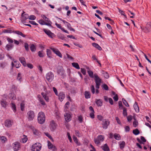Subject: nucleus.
<instances>
[{
  "label": "nucleus",
  "instance_id": "obj_40",
  "mask_svg": "<svg viewBox=\"0 0 151 151\" xmlns=\"http://www.w3.org/2000/svg\"><path fill=\"white\" fill-rule=\"evenodd\" d=\"M45 54L44 53L43 51H40L38 52V55L40 58L44 57Z\"/></svg>",
  "mask_w": 151,
  "mask_h": 151
},
{
  "label": "nucleus",
  "instance_id": "obj_37",
  "mask_svg": "<svg viewBox=\"0 0 151 151\" xmlns=\"http://www.w3.org/2000/svg\"><path fill=\"white\" fill-rule=\"evenodd\" d=\"M13 46V45L12 44H7L6 46V48L7 50H9L12 48Z\"/></svg>",
  "mask_w": 151,
  "mask_h": 151
},
{
  "label": "nucleus",
  "instance_id": "obj_44",
  "mask_svg": "<svg viewBox=\"0 0 151 151\" xmlns=\"http://www.w3.org/2000/svg\"><path fill=\"white\" fill-rule=\"evenodd\" d=\"M133 133L135 135H137L139 134V131L138 129H135L133 131Z\"/></svg>",
  "mask_w": 151,
  "mask_h": 151
},
{
  "label": "nucleus",
  "instance_id": "obj_43",
  "mask_svg": "<svg viewBox=\"0 0 151 151\" xmlns=\"http://www.w3.org/2000/svg\"><path fill=\"white\" fill-rule=\"evenodd\" d=\"M48 143V146L49 149H52L53 148L54 146L52 144V143L49 141H47Z\"/></svg>",
  "mask_w": 151,
  "mask_h": 151
},
{
  "label": "nucleus",
  "instance_id": "obj_35",
  "mask_svg": "<svg viewBox=\"0 0 151 151\" xmlns=\"http://www.w3.org/2000/svg\"><path fill=\"white\" fill-rule=\"evenodd\" d=\"M84 95L85 98L86 99H89L90 98V93L88 91H86L85 92Z\"/></svg>",
  "mask_w": 151,
  "mask_h": 151
},
{
  "label": "nucleus",
  "instance_id": "obj_11",
  "mask_svg": "<svg viewBox=\"0 0 151 151\" xmlns=\"http://www.w3.org/2000/svg\"><path fill=\"white\" fill-rule=\"evenodd\" d=\"M13 124V122L9 119H7L4 122V125L7 128L11 127Z\"/></svg>",
  "mask_w": 151,
  "mask_h": 151
},
{
  "label": "nucleus",
  "instance_id": "obj_15",
  "mask_svg": "<svg viewBox=\"0 0 151 151\" xmlns=\"http://www.w3.org/2000/svg\"><path fill=\"white\" fill-rule=\"evenodd\" d=\"M55 24L58 28L60 29L63 32L67 33L69 34L67 30L65 29L63 27H62L60 24L56 23Z\"/></svg>",
  "mask_w": 151,
  "mask_h": 151
},
{
  "label": "nucleus",
  "instance_id": "obj_64",
  "mask_svg": "<svg viewBox=\"0 0 151 151\" xmlns=\"http://www.w3.org/2000/svg\"><path fill=\"white\" fill-rule=\"evenodd\" d=\"M147 29H149V31H151V23L148 24L147 25Z\"/></svg>",
  "mask_w": 151,
  "mask_h": 151
},
{
  "label": "nucleus",
  "instance_id": "obj_9",
  "mask_svg": "<svg viewBox=\"0 0 151 151\" xmlns=\"http://www.w3.org/2000/svg\"><path fill=\"white\" fill-rule=\"evenodd\" d=\"M109 124V122L107 119H104L102 122V125L104 129H106Z\"/></svg>",
  "mask_w": 151,
  "mask_h": 151
},
{
  "label": "nucleus",
  "instance_id": "obj_5",
  "mask_svg": "<svg viewBox=\"0 0 151 151\" xmlns=\"http://www.w3.org/2000/svg\"><path fill=\"white\" fill-rule=\"evenodd\" d=\"M27 116L28 121H32L35 116L34 112L31 110L28 111L27 112Z\"/></svg>",
  "mask_w": 151,
  "mask_h": 151
},
{
  "label": "nucleus",
  "instance_id": "obj_3",
  "mask_svg": "<svg viewBox=\"0 0 151 151\" xmlns=\"http://www.w3.org/2000/svg\"><path fill=\"white\" fill-rule=\"evenodd\" d=\"M104 139V137L102 135H99L97 136L96 138L94 139V141L95 143L99 146L101 145V142L103 141Z\"/></svg>",
  "mask_w": 151,
  "mask_h": 151
},
{
  "label": "nucleus",
  "instance_id": "obj_45",
  "mask_svg": "<svg viewBox=\"0 0 151 151\" xmlns=\"http://www.w3.org/2000/svg\"><path fill=\"white\" fill-rule=\"evenodd\" d=\"M22 142L25 143L27 141L28 139L26 136L24 135L22 138Z\"/></svg>",
  "mask_w": 151,
  "mask_h": 151
},
{
  "label": "nucleus",
  "instance_id": "obj_1",
  "mask_svg": "<svg viewBox=\"0 0 151 151\" xmlns=\"http://www.w3.org/2000/svg\"><path fill=\"white\" fill-rule=\"evenodd\" d=\"M45 116L44 113L42 111L39 112L37 116V120L38 123L42 124L45 122Z\"/></svg>",
  "mask_w": 151,
  "mask_h": 151
},
{
  "label": "nucleus",
  "instance_id": "obj_62",
  "mask_svg": "<svg viewBox=\"0 0 151 151\" xmlns=\"http://www.w3.org/2000/svg\"><path fill=\"white\" fill-rule=\"evenodd\" d=\"M24 47L27 51H28L29 50V45L27 43H25L24 44Z\"/></svg>",
  "mask_w": 151,
  "mask_h": 151
},
{
  "label": "nucleus",
  "instance_id": "obj_34",
  "mask_svg": "<svg viewBox=\"0 0 151 151\" xmlns=\"http://www.w3.org/2000/svg\"><path fill=\"white\" fill-rule=\"evenodd\" d=\"M72 65L73 66L77 69H79L80 68V67L77 63H72Z\"/></svg>",
  "mask_w": 151,
  "mask_h": 151
},
{
  "label": "nucleus",
  "instance_id": "obj_58",
  "mask_svg": "<svg viewBox=\"0 0 151 151\" xmlns=\"http://www.w3.org/2000/svg\"><path fill=\"white\" fill-rule=\"evenodd\" d=\"M124 129L126 132H129L130 130V128L128 126H125L124 127Z\"/></svg>",
  "mask_w": 151,
  "mask_h": 151
},
{
  "label": "nucleus",
  "instance_id": "obj_56",
  "mask_svg": "<svg viewBox=\"0 0 151 151\" xmlns=\"http://www.w3.org/2000/svg\"><path fill=\"white\" fill-rule=\"evenodd\" d=\"M127 120L128 122H130L131 121L133 118V116L131 115H129L127 117Z\"/></svg>",
  "mask_w": 151,
  "mask_h": 151
},
{
  "label": "nucleus",
  "instance_id": "obj_59",
  "mask_svg": "<svg viewBox=\"0 0 151 151\" xmlns=\"http://www.w3.org/2000/svg\"><path fill=\"white\" fill-rule=\"evenodd\" d=\"M27 67L30 69H32L33 68V66L31 63H28L27 64Z\"/></svg>",
  "mask_w": 151,
  "mask_h": 151
},
{
  "label": "nucleus",
  "instance_id": "obj_23",
  "mask_svg": "<svg viewBox=\"0 0 151 151\" xmlns=\"http://www.w3.org/2000/svg\"><path fill=\"white\" fill-rule=\"evenodd\" d=\"M95 102L98 106H101L102 104V101L101 99H96Z\"/></svg>",
  "mask_w": 151,
  "mask_h": 151
},
{
  "label": "nucleus",
  "instance_id": "obj_57",
  "mask_svg": "<svg viewBox=\"0 0 151 151\" xmlns=\"http://www.w3.org/2000/svg\"><path fill=\"white\" fill-rule=\"evenodd\" d=\"M138 122L136 121L135 120L133 122V126L135 127H136L138 125Z\"/></svg>",
  "mask_w": 151,
  "mask_h": 151
},
{
  "label": "nucleus",
  "instance_id": "obj_24",
  "mask_svg": "<svg viewBox=\"0 0 151 151\" xmlns=\"http://www.w3.org/2000/svg\"><path fill=\"white\" fill-rule=\"evenodd\" d=\"M11 107L12 110H13L14 112L15 113L17 111L16 105L13 102H12V103L11 104Z\"/></svg>",
  "mask_w": 151,
  "mask_h": 151
},
{
  "label": "nucleus",
  "instance_id": "obj_12",
  "mask_svg": "<svg viewBox=\"0 0 151 151\" xmlns=\"http://www.w3.org/2000/svg\"><path fill=\"white\" fill-rule=\"evenodd\" d=\"M24 12H23V13L22 14L21 20L23 23H25L26 20L28 18L29 16L28 14H24Z\"/></svg>",
  "mask_w": 151,
  "mask_h": 151
},
{
  "label": "nucleus",
  "instance_id": "obj_33",
  "mask_svg": "<svg viewBox=\"0 0 151 151\" xmlns=\"http://www.w3.org/2000/svg\"><path fill=\"white\" fill-rule=\"evenodd\" d=\"M46 52L47 55V57L50 58H51L52 57L51 56L52 54V52L49 49H47L46 50Z\"/></svg>",
  "mask_w": 151,
  "mask_h": 151
},
{
  "label": "nucleus",
  "instance_id": "obj_36",
  "mask_svg": "<svg viewBox=\"0 0 151 151\" xmlns=\"http://www.w3.org/2000/svg\"><path fill=\"white\" fill-rule=\"evenodd\" d=\"M13 33L17 34L18 35H20L23 37H25V35H24L22 32L19 31H15L13 32Z\"/></svg>",
  "mask_w": 151,
  "mask_h": 151
},
{
  "label": "nucleus",
  "instance_id": "obj_50",
  "mask_svg": "<svg viewBox=\"0 0 151 151\" xmlns=\"http://www.w3.org/2000/svg\"><path fill=\"white\" fill-rule=\"evenodd\" d=\"M78 120L80 123H82L83 121V117L81 115L79 116L78 118Z\"/></svg>",
  "mask_w": 151,
  "mask_h": 151
},
{
  "label": "nucleus",
  "instance_id": "obj_31",
  "mask_svg": "<svg viewBox=\"0 0 151 151\" xmlns=\"http://www.w3.org/2000/svg\"><path fill=\"white\" fill-rule=\"evenodd\" d=\"M102 149L104 151H109V148L108 147L107 145L106 144H104V146L102 147Z\"/></svg>",
  "mask_w": 151,
  "mask_h": 151
},
{
  "label": "nucleus",
  "instance_id": "obj_8",
  "mask_svg": "<svg viewBox=\"0 0 151 151\" xmlns=\"http://www.w3.org/2000/svg\"><path fill=\"white\" fill-rule=\"evenodd\" d=\"M14 151H18L20 148V145L18 142H15L12 145Z\"/></svg>",
  "mask_w": 151,
  "mask_h": 151
},
{
  "label": "nucleus",
  "instance_id": "obj_61",
  "mask_svg": "<svg viewBox=\"0 0 151 151\" xmlns=\"http://www.w3.org/2000/svg\"><path fill=\"white\" fill-rule=\"evenodd\" d=\"M67 136L70 142H72V140L71 137L70 136V134L69 132H67Z\"/></svg>",
  "mask_w": 151,
  "mask_h": 151
},
{
  "label": "nucleus",
  "instance_id": "obj_14",
  "mask_svg": "<svg viewBox=\"0 0 151 151\" xmlns=\"http://www.w3.org/2000/svg\"><path fill=\"white\" fill-rule=\"evenodd\" d=\"M64 116L65 119L67 122H69L71 120V116L70 114L65 113Z\"/></svg>",
  "mask_w": 151,
  "mask_h": 151
},
{
  "label": "nucleus",
  "instance_id": "obj_22",
  "mask_svg": "<svg viewBox=\"0 0 151 151\" xmlns=\"http://www.w3.org/2000/svg\"><path fill=\"white\" fill-rule=\"evenodd\" d=\"M41 17L46 22H47L46 23H50V26H51L52 22L50 21V20H49L48 18L46 16L44 15H42Z\"/></svg>",
  "mask_w": 151,
  "mask_h": 151
},
{
  "label": "nucleus",
  "instance_id": "obj_38",
  "mask_svg": "<svg viewBox=\"0 0 151 151\" xmlns=\"http://www.w3.org/2000/svg\"><path fill=\"white\" fill-rule=\"evenodd\" d=\"M30 49L32 52H35L36 50V46L33 44L30 47Z\"/></svg>",
  "mask_w": 151,
  "mask_h": 151
},
{
  "label": "nucleus",
  "instance_id": "obj_60",
  "mask_svg": "<svg viewBox=\"0 0 151 151\" xmlns=\"http://www.w3.org/2000/svg\"><path fill=\"white\" fill-rule=\"evenodd\" d=\"M104 77L105 78H108L109 77V74L106 72H105L103 73Z\"/></svg>",
  "mask_w": 151,
  "mask_h": 151
},
{
  "label": "nucleus",
  "instance_id": "obj_42",
  "mask_svg": "<svg viewBox=\"0 0 151 151\" xmlns=\"http://www.w3.org/2000/svg\"><path fill=\"white\" fill-rule=\"evenodd\" d=\"M114 137L115 139L117 140H119L121 139L120 135L117 134H114Z\"/></svg>",
  "mask_w": 151,
  "mask_h": 151
},
{
  "label": "nucleus",
  "instance_id": "obj_4",
  "mask_svg": "<svg viewBox=\"0 0 151 151\" xmlns=\"http://www.w3.org/2000/svg\"><path fill=\"white\" fill-rule=\"evenodd\" d=\"M41 145L39 143H35L32 146L31 150L32 151H40L41 149Z\"/></svg>",
  "mask_w": 151,
  "mask_h": 151
},
{
  "label": "nucleus",
  "instance_id": "obj_51",
  "mask_svg": "<svg viewBox=\"0 0 151 151\" xmlns=\"http://www.w3.org/2000/svg\"><path fill=\"white\" fill-rule=\"evenodd\" d=\"M91 90L93 94H94L95 93V89L93 85H91Z\"/></svg>",
  "mask_w": 151,
  "mask_h": 151
},
{
  "label": "nucleus",
  "instance_id": "obj_55",
  "mask_svg": "<svg viewBox=\"0 0 151 151\" xmlns=\"http://www.w3.org/2000/svg\"><path fill=\"white\" fill-rule=\"evenodd\" d=\"M29 17L30 20H34L36 19V17L34 15H31Z\"/></svg>",
  "mask_w": 151,
  "mask_h": 151
},
{
  "label": "nucleus",
  "instance_id": "obj_53",
  "mask_svg": "<svg viewBox=\"0 0 151 151\" xmlns=\"http://www.w3.org/2000/svg\"><path fill=\"white\" fill-rule=\"evenodd\" d=\"M14 31H13L11 30L10 29H7V30H4V32L5 33H13V32H14Z\"/></svg>",
  "mask_w": 151,
  "mask_h": 151
},
{
  "label": "nucleus",
  "instance_id": "obj_47",
  "mask_svg": "<svg viewBox=\"0 0 151 151\" xmlns=\"http://www.w3.org/2000/svg\"><path fill=\"white\" fill-rule=\"evenodd\" d=\"M122 101L124 104L127 107H129V105L127 102L124 99H122Z\"/></svg>",
  "mask_w": 151,
  "mask_h": 151
},
{
  "label": "nucleus",
  "instance_id": "obj_30",
  "mask_svg": "<svg viewBox=\"0 0 151 151\" xmlns=\"http://www.w3.org/2000/svg\"><path fill=\"white\" fill-rule=\"evenodd\" d=\"M137 140L140 144H143V142H145L146 141V139L144 137L142 136L141 137V140L139 139H138Z\"/></svg>",
  "mask_w": 151,
  "mask_h": 151
},
{
  "label": "nucleus",
  "instance_id": "obj_6",
  "mask_svg": "<svg viewBox=\"0 0 151 151\" xmlns=\"http://www.w3.org/2000/svg\"><path fill=\"white\" fill-rule=\"evenodd\" d=\"M45 78L48 82H50L54 79V75L52 72H49L46 74Z\"/></svg>",
  "mask_w": 151,
  "mask_h": 151
},
{
  "label": "nucleus",
  "instance_id": "obj_32",
  "mask_svg": "<svg viewBox=\"0 0 151 151\" xmlns=\"http://www.w3.org/2000/svg\"><path fill=\"white\" fill-rule=\"evenodd\" d=\"M87 71L88 75L91 78H93L94 77V74L93 75V73L92 71L90 70H88Z\"/></svg>",
  "mask_w": 151,
  "mask_h": 151
},
{
  "label": "nucleus",
  "instance_id": "obj_7",
  "mask_svg": "<svg viewBox=\"0 0 151 151\" xmlns=\"http://www.w3.org/2000/svg\"><path fill=\"white\" fill-rule=\"evenodd\" d=\"M57 126V124L53 120L50 121L49 127L51 131H54L56 129Z\"/></svg>",
  "mask_w": 151,
  "mask_h": 151
},
{
  "label": "nucleus",
  "instance_id": "obj_18",
  "mask_svg": "<svg viewBox=\"0 0 151 151\" xmlns=\"http://www.w3.org/2000/svg\"><path fill=\"white\" fill-rule=\"evenodd\" d=\"M19 60L21 63L24 66H26L27 64L26 63L25 59L23 57L20 58H19Z\"/></svg>",
  "mask_w": 151,
  "mask_h": 151
},
{
  "label": "nucleus",
  "instance_id": "obj_2",
  "mask_svg": "<svg viewBox=\"0 0 151 151\" xmlns=\"http://www.w3.org/2000/svg\"><path fill=\"white\" fill-rule=\"evenodd\" d=\"M94 78L96 83V88L99 89L102 83V80L96 73L94 74Z\"/></svg>",
  "mask_w": 151,
  "mask_h": 151
},
{
  "label": "nucleus",
  "instance_id": "obj_28",
  "mask_svg": "<svg viewBox=\"0 0 151 151\" xmlns=\"http://www.w3.org/2000/svg\"><path fill=\"white\" fill-rule=\"evenodd\" d=\"M92 45L95 47L96 48L99 50H102V48L101 47L97 44L93 43H92Z\"/></svg>",
  "mask_w": 151,
  "mask_h": 151
},
{
  "label": "nucleus",
  "instance_id": "obj_39",
  "mask_svg": "<svg viewBox=\"0 0 151 151\" xmlns=\"http://www.w3.org/2000/svg\"><path fill=\"white\" fill-rule=\"evenodd\" d=\"M73 139L75 142L78 145H81L80 143L78 142V140L77 138L75 136H73Z\"/></svg>",
  "mask_w": 151,
  "mask_h": 151
},
{
  "label": "nucleus",
  "instance_id": "obj_54",
  "mask_svg": "<svg viewBox=\"0 0 151 151\" xmlns=\"http://www.w3.org/2000/svg\"><path fill=\"white\" fill-rule=\"evenodd\" d=\"M102 87L103 88L106 90L107 91L109 90V88L108 86L105 84H103L102 85Z\"/></svg>",
  "mask_w": 151,
  "mask_h": 151
},
{
  "label": "nucleus",
  "instance_id": "obj_41",
  "mask_svg": "<svg viewBox=\"0 0 151 151\" xmlns=\"http://www.w3.org/2000/svg\"><path fill=\"white\" fill-rule=\"evenodd\" d=\"M17 79L20 82L22 81V78L21 76V74L20 73H19L17 75Z\"/></svg>",
  "mask_w": 151,
  "mask_h": 151
},
{
  "label": "nucleus",
  "instance_id": "obj_10",
  "mask_svg": "<svg viewBox=\"0 0 151 151\" xmlns=\"http://www.w3.org/2000/svg\"><path fill=\"white\" fill-rule=\"evenodd\" d=\"M50 48L57 56H58L60 58H62V55L58 49L51 47Z\"/></svg>",
  "mask_w": 151,
  "mask_h": 151
},
{
  "label": "nucleus",
  "instance_id": "obj_17",
  "mask_svg": "<svg viewBox=\"0 0 151 151\" xmlns=\"http://www.w3.org/2000/svg\"><path fill=\"white\" fill-rule=\"evenodd\" d=\"M31 129L32 130L33 133L34 135L38 136L40 134L39 131L35 128L34 127H31Z\"/></svg>",
  "mask_w": 151,
  "mask_h": 151
},
{
  "label": "nucleus",
  "instance_id": "obj_46",
  "mask_svg": "<svg viewBox=\"0 0 151 151\" xmlns=\"http://www.w3.org/2000/svg\"><path fill=\"white\" fill-rule=\"evenodd\" d=\"M1 141L3 143H4L6 141V138L4 136H1L0 137Z\"/></svg>",
  "mask_w": 151,
  "mask_h": 151
},
{
  "label": "nucleus",
  "instance_id": "obj_21",
  "mask_svg": "<svg viewBox=\"0 0 151 151\" xmlns=\"http://www.w3.org/2000/svg\"><path fill=\"white\" fill-rule=\"evenodd\" d=\"M38 22L42 25H46L50 26V24L49 23H46L42 19H40L38 20Z\"/></svg>",
  "mask_w": 151,
  "mask_h": 151
},
{
  "label": "nucleus",
  "instance_id": "obj_29",
  "mask_svg": "<svg viewBox=\"0 0 151 151\" xmlns=\"http://www.w3.org/2000/svg\"><path fill=\"white\" fill-rule=\"evenodd\" d=\"M134 109L137 112H138L139 111V108L137 105V104L135 102L133 106Z\"/></svg>",
  "mask_w": 151,
  "mask_h": 151
},
{
  "label": "nucleus",
  "instance_id": "obj_25",
  "mask_svg": "<svg viewBox=\"0 0 151 151\" xmlns=\"http://www.w3.org/2000/svg\"><path fill=\"white\" fill-rule=\"evenodd\" d=\"M0 104L1 106L4 108H5L8 105V103L6 100H1L0 102Z\"/></svg>",
  "mask_w": 151,
  "mask_h": 151
},
{
  "label": "nucleus",
  "instance_id": "obj_48",
  "mask_svg": "<svg viewBox=\"0 0 151 151\" xmlns=\"http://www.w3.org/2000/svg\"><path fill=\"white\" fill-rule=\"evenodd\" d=\"M24 104L23 103H22L20 104V109L21 110L23 111L24 110Z\"/></svg>",
  "mask_w": 151,
  "mask_h": 151
},
{
  "label": "nucleus",
  "instance_id": "obj_52",
  "mask_svg": "<svg viewBox=\"0 0 151 151\" xmlns=\"http://www.w3.org/2000/svg\"><path fill=\"white\" fill-rule=\"evenodd\" d=\"M94 112H91L90 113L89 116L92 119H93L95 117L94 115Z\"/></svg>",
  "mask_w": 151,
  "mask_h": 151
},
{
  "label": "nucleus",
  "instance_id": "obj_16",
  "mask_svg": "<svg viewBox=\"0 0 151 151\" xmlns=\"http://www.w3.org/2000/svg\"><path fill=\"white\" fill-rule=\"evenodd\" d=\"M37 98L38 99V100L42 105L44 106L46 105V104L45 101L43 100L42 96L40 95H37Z\"/></svg>",
  "mask_w": 151,
  "mask_h": 151
},
{
  "label": "nucleus",
  "instance_id": "obj_19",
  "mask_svg": "<svg viewBox=\"0 0 151 151\" xmlns=\"http://www.w3.org/2000/svg\"><path fill=\"white\" fill-rule=\"evenodd\" d=\"M43 30L44 32L49 37H52V35L53 34L50 30L44 29Z\"/></svg>",
  "mask_w": 151,
  "mask_h": 151
},
{
  "label": "nucleus",
  "instance_id": "obj_49",
  "mask_svg": "<svg viewBox=\"0 0 151 151\" xmlns=\"http://www.w3.org/2000/svg\"><path fill=\"white\" fill-rule=\"evenodd\" d=\"M123 114L124 116H126L127 115V109L125 108L123 109Z\"/></svg>",
  "mask_w": 151,
  "mask_h": 151
},
{
  "label": "nucleus",
  "instance_id": "obj_20",
  "mask_svg": "<svg viewBox=\"0 0 151 151\" xmlns=\"http://www.w3.org/2000/svg\"><path fill=\"white\" fill-rule=\"evenodd\" d=\"M41 95L42 96L43 98L46 101L49 102V97L47 95V94L44 93V92H42L41 93Z\"/></svg>",
  "mask_w": 151,
  "mask_h": 151
},
{
  "label": "nucleus",
  "instance_id": "obj_13",
  "mask_svg": "<svg viewBox=\"0 0 151 151\" xmlns=\"http://www.w3.org/2000/svg\"><path fill=\"white\" fill-rule=\"evenodd\" d=\"M57 96H58V99L60 101H63L65 97V94L63 92H60Z\"/></svg>",
  "mask_w": 151,
  "mask_h": 151
},
{
  "label": "nucleus",
  "instance_id": "obj_63",
  "mask_svg": "<svg viewBox=\"0 0 151 151\" xmlns=\"http://www.w3.org/2000/svg\"><path fill=\"white\" fill-rule=\"evenodd\" d=\"M75 134L76 136H78V137L81 136V135L79 132V131H75Z\"/></svg>",
  "mask_w": 151,
  "mask_h": 151
},
{
  "label": "nucleus",
  "instance_id": "obj_27",
  "mask_svg": "<svg viewBox=\"0 0 151 151\" xmlns=\"http://www.w3.org/2000/svg\"><path fill=\"white\" fill-rule=\"evenodd\" d=\"M9 97L10 99L15 100L16 99V97L15 95L13 93H10L9 94Z\"/></svg>",
  "mask_w": 151,
  "mask_h": 151
},
{
  "label": "nucleus",
  "instance_id": "obj_26",
  "mask_svg": "<svg viewBox=\"0 0 151 151\" xmlns=\"http://www.w3.org/2000/svg\"><path fill=\"white\" fill-rule=\"evenodd\" d=\"M119 144L120 149H123L125 146V143L124 141H120L119 142Z\"/></svg>",
  "mask_w": 151,
  "mask_h": 151
}]
</instances>
